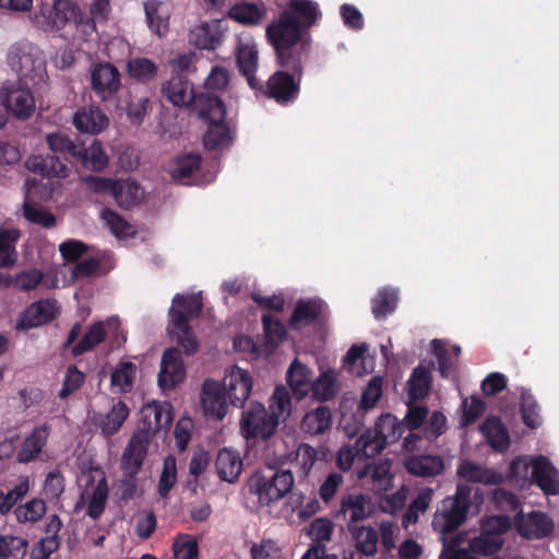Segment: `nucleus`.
Listing matches in <instances>:
<instances>
[{"mask_svg":"<svg viewBox=\"0 0 559 559\" xmlns=\"http://www.w3.org/2000/svg\"><path fill=\"white\" fill-rule=\"evenodd\" d=\"M47 144L53 153L63 155V159L56 154L36 155L26 162L27 168L48 178H66L70 174V167L67 164L69 158L74 162L75 153L80 143L71 140L66 133L56 132L46 136Z\"/></svg>","mask_w":559,"mask_h":559,"instance_id":"3","label":"nucleus"},{"mask_svg":"<svg viewBox=\"0 0 559 559\" xmlns=\"http://www.w3.org/2000/svg\"><path fill=\"white\" fill-rule=\"evenodd\" d=\"M538 404L530 391L523 390L521 393V414L523 423L530 428L540 426L542 419L538 413Z\"/></svg>","mask_w":559,"mask_h":559,"instance_id":"55","label":"nucleus"},{"mask_svg":"<svg viewBox=\"0 0 559 559\" xmlns=\"http://www.w3.org/2000/svg\"><path fill=\"white\" fill-rule=\"evenodd\" d=\"M21 237L16 228L0 229V267H8L16 261L15 242Z\"/></svg>","mask_w":559,"mask_h":559,"instance_id":"43","label":"nucleus"},{"mask_svg":"<svg viewBox=\"0 0 559 559\" xmlns=\"http://www.w3.org/2000/svg\"><path fill=\"white\" fill-rule=\"evenodd\" d=\"M201 156L198 153H187L176 157L169 166L168 173L173 180L187 185L199 186L210 183L215 179L214 173L199 175Z\"/></svg>","mask_w":559,"mask_h":559,"instance_id":"14","label":"nucleus"},{"mask_svg":"<svg viewBox=\"0 0 559 559\" xmlns=\"http://www.w3.org/2000/svg\"><path fill=\"white\" fill-rule=\"evenodd\" d=\"M338 428L349 439L356 437L365 427L366 413L354 403L342 402Z\"/></svg>","mask_w":559,"mask_h":559,"instance_id":"31","label":"nucleus"},{"mask_svg":"<svg viewBox=\"0 0 559 559\" xmlns=\"http://www.w3.org/2000/svg\"><path fill=\"white\" fill-rule=\"evenodd\" d=\"M32 193V188L26 190V200L23 203L24 218L35 225L50 229L56 226V216L48 210L34 205L28 201V195Z\"/></svg>","mask_w":559,"mask_h":559,"instance_id":"45","label":"nucleus"},{"mask_svg":"<svg viewBox=\"0 0 559 559\" xmlns=\"http://www.w3.org/2000/svg\"><path fill=\"white\" fill-rule=\"evenodd\" d=\"M318 460V451L308 443H300L296 451V463L302 477H307Z\"/></svg>","mask_w":559,"mask_h":559,"instance_id":"63","label":"nucleus"},{"mask_svg":"<svg viewBox=\"0 0 559 559\" xmlns=\"http://www.w3.org/2000/svg\"><path fill=\"white\" fill-rule=\"evenodd\" d=\"M264 15V10L257 3L241 1L234 4L228 16L245 25H257Z\"/></svg>","mask_w":559,"mask_h":559,"instance_id":"44","label":"nucleus"},{"mask_svg":"<svg viewBox=\"0 0 559 559\" xmlns=\"http://www.w3.org/2000/svg\"><path fill=\"white\" fill-rule=\"evenodd\" d=\"M160 7L162 3L154 0L144 3L147 25L158 36H162L163 32L167 29L168 20V16L160 12Z\"/></svg>","mask_w":559,"mask_h":559,"instance_id":"54","label":"nucleus"},{"mask_svg":"<svg viewBox=\"0 0 559 559\" xmlns=\"http://www.w3.org/2000/svg\"><path fill=\"white\" fill-rule=\"evenodd\" d=\"M474 502H483L479 489L465 483H459L454 496L444 498L437 508L431 526L439 533L442 543L439 559H476L469 547H461L464 543L462 535L451 536L466 522Z\"/></svg>","mask_w":559,"mask_h":559,"instance_id":"2","label":"nucleus"},{"mask_svg":"<svg viewBox=\"0 0 559 559\" xmlns=\"http://www.w3.org/2000/svg\"><path fill=\"white\" fill-rule=\"evenodd\" d=\"M129 414L130 409L124 402L118 401L115 403L111 409L99 423L103 435L110 437L117 433L129 417Z\"/></svg>","mask_w":559,"mask_h":559,"instance_id":"42","label":"nucleus"},{"mask_svg":"<svg viewBox=\"0 0 559 559\" xmlns=\"http://www.w3.org/2000/svg\"><path fill=\"white\" fill-rule=\"evenodd\" d=\"M294 486V476L289 469L254 472L247 480L249 493L258 498L260 507H269L284 498Z\"/></svg>","mask_w":559,"mask_h":559,"instance_id":"5","label":"nucleus"},{"mask_svg":"<svg viewBox=\"0 0 559 559\" xmlns=\"http://www.w3.org/2000/svg\"><path fill=\"white\" fill-rule=\"evenodd\" d=\"M405 469L418 477H433L444 469V461L437 454L412 455L404 461Z\"/></svg>","mask_w":559,"mask_h":559,"instance_id":"24","label":"nucleus"},{"mask_svg":"<svg viewBox=\"0 0 559 559\" xmlns=\"http://www.w3.org/2000/svg\"><path fill=\"white\" fill-rule=\"evenodd\" d=\"M356 540V549L365 556H373L378 549L379 534L370 526H348Z\"/></svg>","mask_w":559,"mask_h":559,"instance_id":"38","label":"nucleus"},{"mask_svg":"<svg viewBox=\"0 0 559 559\" xmlns=\"http://www.w3.org/2000/svg\"><path fill=\"white\" fill-rule=\"evenodd\" d=\"M286 378L297 400H301L309 394L313 381L312 373L308 367L302 365L298 359H295L290 364Z\"/></svg>","mask_w":559,"mask_h":559,"instance_id":"32","label":"nucleus"},{"mask_svg":"<svg viewBox=\"0 0 559 559\" xmlns=\"http://www.w3.org/2000/svg\"><path fill=\"white\" fill-rule=\"evenodd\" d=\"M532 484L537 485L546 496L559 495V471L547 456H535Z\"/></svg>","mask_w":559,"mask_h":559,"instance_id":"22","label":"nucleus"},{"mask_svg":"<svg viewBox=\"0 0 559 559\" xmlns=\"http://www.w3.org/2000/svg\"><path fill=\"white\" fill-rule=\"evenodd\" d=\"M163 96L176 107H190L192 105H202L206 108V97L215 96L212 93H201L197 95L192 83L186 75H174L162 86Z\"/></svg>","mask_w":559,"mask_h":559,"instance_id":"13","label":"nucleus"},{"mask_svg":"<svg viewBox=\"0 0 559 559\" xmlns=\"http://www.w3.org/2000/svg\"><path fill=\"white\" fill-rule=\"evenodd\" d=\"M514 525L518 532L528 539H540L551 534L552 520L544 512L532 511L525 516L522 510L514 515Z\"/></svg>","mask_w":559,"mask_h":559,"instance_id":"18","label":"nucleus"},{"mask_svg":"<svg viewBox=\"0 0 559 559\" xmlns=\"http://www.w3.org/2000/svg\"><path fill=\"white\" fill-rule=\"evenodd\" d=\"M535 456L520 455L514 457L509 465V478L520 487L532 484Z\"/></svg>","mask_w":559,"mask_h":559,"instance_id":"39","label":"nucleus"},{"mask_svg":"<svg viewBox=\"0 0 559 559\" xmlns=\"http://www.w3.org/2000/svg\"><path fill=\"white\" fill-rule=\"evenodd\" d=\"M109 123L108 117L98 108L78 110L73 117L74 127L82 133L97 134Z\"/></svg>","mask_w":559,"mask_h":559,"instance_id":"34","label":"nucleus"},{"mask_svg":"<svg viewBox=\"0 0 559 559\" xmlns=\"http://www.w3.org/2000/svg\"><path fill=\"white\" fill-rule=\"evenodd\" d=\"M382 395V379L380 377L372 378L365 391L362 392L361 399L357 406L367 413L368 409L372 408Z\"/></svg>","mask_w":559,"mask_h":559,"instance_id":"64","label":"nucleus"},{"mask_svg":"<svg viewBox=\"0 0 559 559\" xmlns=\"http://www.w3.org/2000/svg\"><path fill=\"white\" fill-rule=\"evenodd\" d=\"M59 312L55 299H41L31 304L19 317L15 329L27 331L51 322Z\"/></svg>","mask_w":559,"mask_h":559,"instance_id":"17","label":"nucleus"},{"mask_svg":"<svg viewBox=\"0 0 559 559\" xmlns=\"http://www.w3.org/2000/svg\"><path fill=\"white\" fill-rule=\"evenodd\" d=\"M48 437L49 426L47 424L35 427L24 439L16 461L22 464L34 461L46 445Z\"/></svg>","mask_w":559,"mask_h":559,"instance_id":"25","label":"nucleus"},{"mask_svg":"<svg viewBox=\"0 0 559 559\" xmlns=\"http://www.w3.org/2000/svg\"><path fill=\"white\" fill-rule=\"evenodd\" d=\"M263 331L266 342L271 345H278L286 336V326L273 314L262 316Z\"/></svg>","mask_w":559,"mask_h":559,"instance_id":"59","label":"nucleus"},{"mask_svg":"<svg viewBox=\"0 0 559 559\" xmlns=\"http://www.w3.org/2000/svg\"><path fill=\"white\" fill-rule=\"evenodd\" d=\"M431 349L438 360V371L442 378L450 377L453 366H454V357L445 347V344L435 338L431 342Z\"/></svg>","mask_w":559,"mask_h":559,"instance_id":"61","label":"nucleus"},{"mask_svg":"<svg viewBox=\"0 0 559 559\" xmlns=\"http://www.w3.org/2000/svg\"><path fill=\"white\" fill-rule=\"evenodd\" d=\"M433 366L435 364L431 361L428 366L420 364L413 369L406 382L409 403H414L429 394L432 384L431 370Z\"/></svg>","mask_w":559,"mask_h":559,"instance_id":"26","label":"nucleus"},{"mask_svg":"<svg viewBox=\"0 0 559 559\" xmlns=\"http://www.w3.org/2000/svg\"><path fill=\"white\" fill-rule=\"evenodd\" d=\"M385 445L386 442L384 438H382L376 429H367L364 431L355 443L356 452L366 457H374Z\"/></svg>","mask_w":559,"mask_h":559,"instance_id":"47","label":"nucleus"},{"mask_svg":"<svg viewBox=\"0 0 559 559\" xmlns=\"http://www.w3.org/2000/svg\"><path fill=\"white\" fill-rule=\"evenodd\" d=\"M121 73L111 62L99 61L91 69V87L104 102L116 97L121 88Z\"/></svg>","mask_w":559,"mask_h":559,"instance_id":"12","label":"nucleus"},{"mask_svg":"<svg viewBox=\"0 0 559 559\" xmlns=\"http://www.w3.org/2000/svg\"><path fill=\"white\" fill-rule=\"evenodd\" d=\"M322 311V302L317 299H300L289 319V328L295 331L312 324Z\"/></svg>","mask_w":559,"mask_h":559,"instance_id":"29","label":"nucleus"},{"mask_svg":"<svg viewBox=\"0 0 559 559\" xmlns=\"http://www.w3.org/2000/svg\"><path fill=\"white\" fill-rule=\"evenodd\" d=\"M126 70L128 75L140 83H147L157 75V66L148 58L136 57L128 60Z\"/></svg>","mask_w":559,"mask_h":559,"instance_id":"40","label":"nucleus"},{"mask_svg":"<svg viewBox=\"0 0 559 559\" xmlns=\"http://www.w3.org/2000/svg\"><path fill=\"white\" fill-rule=\"evenodd\" d=\"M108 162V155L99 140L91 139L88 144L80 143L74 163L81 164L87 170L102 171L107 167Z\"/></svg>","mask_w":559,"mask_h":559,"instance_id":"23","label":"nucleus"},{"mask_svg":"<svg viewBox=\"0 0 559 559\" xmlns=\"http://www.w3.org/2000/svg\"><path fill=\"white\" fill-rule=\"evenodd\" d=\"M112 195L118 204L123 209H131L139 204L143 198L142 188L133 180L117 182Z\"/></svg>","mask_w":559,"mask_h":559,"instance_id":"41","label":"nucleus"},{"mask_svg":"<svg viewBox=\"0 0 559 559\" xmlns=\"http://www.w3.org/2000/svg\"><path fill=\"white\" fill-rule=\"evenodd\" d=\"M278 414L269 412L260 402H252L240 418V431L246 440L270 439L278 427Z\"/></svg>","mask_w":559,"mask_h":559,"instance_id":"8","label":"nucleus"},{"mask_svg":"<svg viewBox=\"0 0 559 559\" xmlns=\"http://www.w3.org/2000/svg\"><path fill=\"white\" fill-rule=\"evenodd\" d=\"M9 67L17 73L22 83L37 86L45 84L48 78L43 50L28 40L13 44L7 55Z\"/></svg>","mask_w":559,"mask_h":559,"instance_id":"4","label":"nucleus"},{"mask_svg":"<svg viewBox=\"0 0 559 559\" xmlns=\"http://www.w3.org/2000/svg\"><path fill=\"white\" fill-rule=\"evenodd\" d=\"M511 527V518L506 514L493 515L489 518L485 524V531L492 535L491 544L484 547L485 552H496L502 547V540L498 537L499 534L506 533Z\"/></svg>","mask_w":559,"mask_h":559,"instance_id":"46","label":"nucleus"},{"mask_svg":"<svg viewBox=\"0 0 559 559\" xmlns=\"http://www.w3.org/2000/svg\"><path fill=\"white\" fill-rule=\"evenodd\" d=\"M391 460L379 459L371 463L366 464L362 468L357 472L359 479L370 477L373 481L385 480L390 476Z\"/></svg>","mask_w":559,"mask_h":559,"instance_id":"60","label":"nucleus"},{"mask_svg":"<svg viewBox=\"0 0 559 559\" xmlns=\"http://www.w3.org/2000/svg\"><path fill=\"white\" fill-rule=\"evenodd\" d=\"M108 498V485L105 478H102L93 490L88 508L87 515L97 520L104 512Z\"/></svg>","mask_w":559,"mask_h":559,"instance_id":"57","label":"nucleus"},{"mask_svg":"<svg viewBox=\"0 0 559 559\" xmlns=\"http://www.w3.org/2000/svg\"><path fill=\"white\" fill-rule=\"evenodd\" d=\"M242 459L239 452L224 448L219 450L215 461L216 473L221 480L233 484L242 471Z\"/></svg>","mask_w":559,"mask_h":559,"instance_id":"28","label":"nucleus"},{"mask_svg":"<svg viewBox=\"0 0 559 559\" xmlns=\"http://www.w3.org/2000/svg\"><path fill=\"white\" fill-rule=\"evenodd\" d=\"M46 512V503L44 500L34 498L23 506H19L14 514L20 523L37 522Z\"/></svg>","mask_w":559,"mask_h":559,"instance_id":"56","label":"nucleus"},{"mask_svg":"<svg viewBox=\"0 0 559 559\" xmlns=\"http://www.w3.org/2000/svg\"><path fill=\"white\" fill-rule=\"evenodd\" d=\"M320 14L316 1L289 0L278 19L267 25L265 35L282 68L301 74L302 58L309 48L307 31L317 23Z\"/></svg>","mask_w":559,"mask_h":559,"instance_id":"1","label":"nucleus"},{"mask_svg":"<svg viewBox=\"0 0 559 559\" xmlns=\"http://www.w3.org/2000/svg\"><path fill=\"white\" fill-rule=\"evenodd\" d=\"M480 431L493 450L503 452L509 448L508 430L498 417H488L480 426Z\"/></svg>","mask_w":559,"mask_h":559,"instance_id":"37","label":"nucleus"},{"mask_svg":"<svg viewBox=\"0 0 559 559\" xmlns=\"http://www.w3.org/2000/svg\"><path fill=\"white\" fill-rule=\"evenodd\" d=\"M202 306L203 305L200 293L187 296L176 294L175 297L173 298L170 309H177L179 311H182L187 317V322H189L190 319L199 317V314L202 311Z\"/></svg>","mask_w":559,"mask_h":559,"instance_id":"52","label":"nucleus"},{"mask_svg":"<svg viewBox=\"0 0 559 559\" xmlns=\"http://www.w3.org/2000/svg\"><path fill=\"white\" fill-rule=\"evenodd\" d=\"M169 323L167 326L168 334L177 342L179 347L187 355H192L198 349V341L187 322V317L182 311L169 309Z\"/></svg>","mask_w":559,"mask_h":559,"instance_id":"20","label":"nucleus"},{"mask_svg":"<svg viewBox=\"0 0 559 559\" xmlns=\"http://www.w3.org/2000/svg\"><path fill=\"white\" fill-rule=\"evenodd\" d=\"M307 534L311 537L312 544L325 545L332 538L333 523L326 518H317L307 528Z\"/></svg>","mask_w":559,"mask_h":559,"instance_id":"62","label":"nucleus"},{"mask_svg":"<svg viewBox=\"0 0 559 559\" xmlns=\"http://www.w3.org/2000/svg\"><path fill=\"white\" fill-rule=\"evenodd\" d=\"M31 86L33 85L15 81L5 82L1 87L0 97L3 106L17 119H27L35 110Z\"/></svg>","mask_w":559,"mask_h":559,"instance_id":"11","label":"nucleus"},{"mask_svg":"<svg viewBox=\"0 0 559 559\" xmlns=\"http://www.w3.org/2000/svg\"><path fill=\"white\" fill-rule=\"evenodd\" d=\"M33 20L44 32L59 31L71 22L82 21L80 9L72 0H53L51 4H43L35 11Z\"/></svg>","mask_w":559,"mask_h":559,"instance_id":"10","label":"nucleus"},{"mask_svg":"<svg viewBox=\"0 0 559 559\" xmlns=\"http://www.w3.org/2000/svg\"><path fill=\"white\" fill-rule=\"evenodd\" d=\"M332 424L333 417L330 407L320 405L305 414L300 427L305 433L318 436L330 430Z\"/></svg>","mask_w":559,"mask_h":559,"instance_id":"33","label":"nucleus"},{"mask_svg":"<svg viewBox=\"0 0 559 559\" xmlns=\"http://www.w3.org/2000/svg\"><path fill=\"white\" fill-rule=\"evenodd\" d=\"M175 559H198L199 545L194 536L179 534L173 544Z\"/></svg>","mask_w":559,"mask_h":559,"instance_id":"53","label":"nucleus"},{"mask_svg":"<svg viewBox=\"0 0 559 559\" xmlns=\"http://www.w3.org/2000/svg\"><path fill=\"white\" fill-rule=\"evenodd\" d=\"M106 335L104 322L93 323L81 341L72 347V355L80 356L86 352L92 350L95 346L100 344Z\"/></svg>","mask_w":559,"mask_h":559,"instance_id":"50","label":"nucleus"},{"mask_svg":"<svg viewBox=\"0 0 559 559\" xmlns=\"http://www.w3.org/2000/svg\"><path fill=\"white\" fill-rule=\"evenodd\" d=\"M221 384L229 403L236 407H243L251 394L253 381L247 370L234 366L230 371L225 374Z\"/></svg>","mask_w":559,"mask_h":559,"instance_id":"15","label":"nucleus"},{"mask_svg":"<svg viewBox=\"0 0 559 559\" xmlns=\"http://www.w3.org/2000/svg\"><path fill=\"white\" fill-rule=\"evenodd\" d=\"M144 443L139 437L129 440L121 455L123 477L116 485V496L121 501H129L138 493L136 475L145 459Z\"/></svg>","mask_w":559,"mask_h":559,"instance_id":"7","label":"nucleus"},{"mask_svg":"<svg viewBox=\"0 0 559 559\" xmlns=\"http://www.w3.org/2000/svg\"><path fill=\"white\" fill-rule=\"evenodd\" d=\"M102 217L110 231L118 238H128L134 234L132 225L110 209H105Z\"/></svg>","mask_w":559,"mask_h":559,"instance_id":"58","label":"nucleus"},{"mask_svg":"<svg viewBox=\"0 0 559 559\" xmlns=\"http://www.w3.org/2000/svg\"><path fill=\"white\" fill-rule=\"evenodd\" d=\"M174 420L171 404L169 402H148L141 409V426L133 432L130 440L139 437L144 443L145 454L153 435L167 431Z\"/></svg>","mask_w":559,"mask_h":559,"instance_id":"9","label":"nucleus"},{"mask_svg":"<svg viewBox=\"0 0 559 559\" xmlns=\"http://www.w3.org/2000/svg\"><path fill=\"white\" fill-rule=\"evenodd\" d=\"M456 474L469 483L499 485L503 481L502 474L469 460L460 463Z\"/></svg>","mask_w":559,"mask_h":559,"instance_id":"27","label":"nucleus"},{"mask_svg":"<svg viewBox=\"0 0 559 559\" xmlns=\"http://www.w3.org/2000/svg\"><path fill=\"white\" fill-rule=\"evenodd\" d=\"M228 402L219 381L213 379L204 381L201 403L206 416L222 420L227 414Z\"/></svg>","mask_w":559,"mask_h":559,"instance_id":"19","label":"nucleus"},{"mask_svg":"<svg viewBox=\"0 0 559 559\" xmlns=\"http://www.w3.org/2000/svg\"><path fill=\"white\" fill-rule=\"evenodd\" d=\"M237 64L239 71L246 76L251 88H262V85L255 78L258 68V49L254 45H242L239 47L237 53Z\"/></svg>","mask_w":559,"mask_h":559,"instance_id":"36","label":"nucleus"},{"mask_svg":"<svg viewBox=\"0 0 559 559\" xmlns=\"http://www.w3.org/2000/svg\"><path fill=\"white\" fill-rule=\"evenodd\" d=\"M376 430L380 433L382 438H384L385 442L390 440L391 442L397 441L406 427L403 420H399V418L390 413L382 414L377 424Z\"/></svg>","mask_w":559,"mask_h":559,"instance_id":"49","label":"nucleus"},{"mask_svg":"<svg viewBox=\"0 0 559 559\" xmlns=\"http://www.w3.org/2000/svg\"><path fill=\"white\" fill-rule=\"evenodd\" d=\"M136 366L131 361H122L117 365L110 377L112 386L119 388L121 392H129L133 386Z\"/></svg>","mask_w":559,"mask_h":559,"instance_id":"51","label":"nucleus"},{"mask_svg":"<svg viewBox=\"0 0 559 559\" xmlns=\"http://www.w3.org/2000/svg\"><path fill=\"white\" fill-rule=\"evenodd\" d=\"M341 391L338 371L332 368L322 370L311 384L312 395L320 402L333 400Z\"/></svg>","mask_w":559,"mask_h":559,"instance_id":"30","label":"nucleus"},{"mask_svg":"<svg viewBox=\"0 0 559 559\" xmlns=\"http://www.w3.org/2000/svg\"><path fill=\"white\" fill-rule=\"evenodd\" d=\"M341 512L348 514L349 525L367 519L370 513V497L365 493H347L342 497Z\"/></svg>","mask_w":559,"mask_h":559,"instance_id":"35","label":"nucleus"},{"mask_svg":"<svg viewBox=\"0 0 559 559\" xmlns=\"http://www.w3.org/2000/svg\"><path fill=\"white\" fill-rule=\"evenodd\" d=\"M287 70V68H285ZM294 74L286 71H276L266 82L265 94L267 97L275 99L281 105L293 102L299 93V82L302 73L299 75L293 70Z\"/></svg>","mask_w":559,"mask_h":559,"instance_id":"16","label":"nucleus"},{"mask_svg":"<svg viewBox=\"0 0 559 559\" xmlns=\"http://www.w3.org/2000/svg\"><path fill=\"white\" fill-rule=\"evenodd\" d=\"M199 117L207 122L203 144L209 151H223L230 146L233 134L226 122V107L218 96L206 97V108H200Z\"/></svg>","mask_w":559,"mask_h":559,"instance_id":"6","label":"nucleus"},{"mask_svg":"<svg viewBox=\"0 0 559 559\" xmlns=\"http://www.w3.org/2000/svg\"><path fill=\"white\" fill-rule=\"evenodd\" d=\"M397 290L391 287H384L372 299V313L376 319H383L392 313L397 305Z\"/></svg>","mask_w":559,"mask_h":559,"instance_id":"48","label":"nucleus"},{"mask_svg":"<svg viewBox=\"0 0 559 559\" xmlns=\"http://www.w3.org/2000/svg\"><path fill=\"white\" fill-rule=\"evenodd\" d=\"M185 368L180 357V350L175 347L164 352L160 370L158 373V384L165 389H173L183 380Z\"/></svg>","mask_w":559,"mask_h":559,"instance_id":"21","label":"nucleus"}]
</instances>
